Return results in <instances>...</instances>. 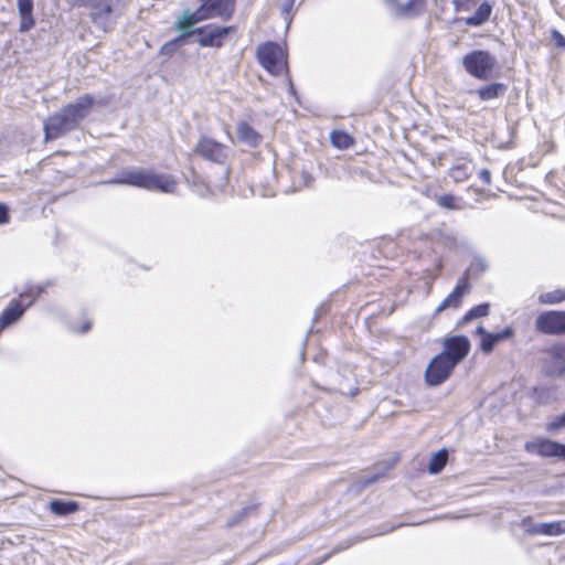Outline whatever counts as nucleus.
<instances>
[{"label":"nucleus","mask_w":565,"mask_h":565,"mask_svg":"<svg viewBox=\"0 0 565 565\" xmlns=\"http://www.w3.org/2000/svg\"><path fill=\"white\" fill-rule=\"evenodd\" d=\"M108 184H127L147 190L173 193L177 182L169 174H158L143 169L124 170L118 177L106 181Z\"/></svg>","instance_id":"obj_1"},{"label":"nucleus","mask_w":565,"mask_h":565,"mask_svg":"<svg viewBox=\"0 0 565 565\" xmlns=\"http://www.w3.org/2000/svg\"><path fill=\"white\" fill-rule=\"evenodd\" d=\"M497 64L495 57L484 50H475L462 57L465 71L478 79H488Z\"/></svg>","instance_id":"obj_2"},{"label":"nucleus","mask_w":565,"mask_h":565,"mask_svg":"<svg viewBox=\"0 0 565 565\" xmlns=\"http://www.w3.org/2000/svg\"><path fill=\"white\" fill-rule=\"evenodd\" d=\"M542 372L550 379L565 376V341L556 342L543 350Z\"/></svg>","instance_id":"obj_3"},{"label":"nucleus","mask_w":565,"mask_h":565,"mask_svg":"<svg viewBox=\"0 0 565 565\" xmlns=\"http://www.w3.org/2000/svg\"><path fill=\"white\" fill-rule=\"evenodd\" d=\"M257 58L259 64L271 75H279L287 67L284 50L274 42L262 44L257 49Z\"/></svg>","instance_id":"obj_4"},{"label":"nucleus","mask_w":565,"mask_h":565,"mask_svg":"<svg viewBox=\"0 0 565 565\" xmlns=\"http://www.w3.org/2000/svg\"><path fill=\"white\" fill-rule=\"evenodd\" d=\"M456 365L446 354H437L425 370V382L429 386H438L448 380Z\"/></svg>","instance_id":"obj_5"},{"label":"nucleus","mask_w":565,"mask_h":565,"mask_svg":"<svg viewBox=\"0 0 565 565\" xmlns=\"http://www.w3.org/2000/svg\"><path fill=\"white\" fill-rule=\"evenodd\" d=\"M193 152L212 163L224 166L228 158V148L216 140L202 136L195 145Z\"/></svg>","instance_id":"obj_6"},{"label":"nucleus","mask_w":565,"mask_h":565,"mask_svg":"<svg viewBox=\"0 0 565 565\" xmlns=\"http://www.w3.org/2000/svg\"><path fill=\"white\" fill-rule=\"evenodd\" d=\"M535 329L547 335L565 334V311L550 310L541 312L535 319Z\"/></svg>","instance_id":"obj_7"},{"label":"nucleus","mask_w":565,"mask_h":565,"mask_svg":"<svg viewBox=\"0 0 565 565\" xmlns=\"http://www.w3.org/2000/svg\"><path fill=\"white\" fill-rule=\"evenodd\" d=\"M77 128L78 126L60 109L44 121L45 140L58 139Z\"/></svg>","instance_id":"obj_8"},{"label":"nucleus","mask_w":565,"mask_h":565,"mask_svg":"<svg viewBox=\"0 0 565 565\" xmlns=\"http://www.w3.org/2000/svg\"><path fill=\"white\" fill-rule=\"evenodd\" d=\"M230 30L231 28L207 24L195 29L192 38H194V41L201 46L220 47L223 44L224 38L228 35Z\"/></svg>","instance_id":"obj_9"},{"label":"nucleus","mask_w":565,"mask_h":565,"mask_svg":"<svg viewBox=\"0 0 565 565\" xmlns=\"http://www.w3.org/2000/svg\"><path fill=\"white\" fill-rule=\"evenodd\" d=\"M524 450L541 457H557L565 460V445L546 438H535L526 441Z\"/></svg>","instance_id":"obj_10"},{"label":"nucleus","mask_w":565,"mask_h":565,"mask_svg":"<svg viewBox=\"0 0 565 565\" xmlns=\"http://www.w3.org/2000/svg\"><path fill=\"white\" fill-rule=\"evenodd\" d=\"M95 98L89 94H84L73 103L65 105L61 110L70 117L78 127L90 114Z\"/></svg>","instance_id":"obj_11"},{"label":"nucleus","mask_w":565,"mask_h":565,"mask_svg":"<svg viewBox=\"0 0 565 565\" xmlns=\"http://www.w3.org/2000/svg\"><path fill=\"white\" fill-rule=\"evenodd\" d=\"M469 350L470 342L466 335H452L445 339L440 353L446 354L457 365L468 355Z\"/></svg>","instance_id":"obj_12"},{"label":"nucleus","mask_w":565,"mask_h":565,"mask_svg":"<svg viewBox=\"0 0 565 565\" xmlns=\"http://www.w3.org/2000/svg\"><path fill=\"white\" fill-rule=\"evenodd\" d=\"M522 526L527 534L557 536L565 533V520L548 523H533L530 516L522 519Z\"/></svg>","instance_id":"obj_13"},{"label":"nucleus","mask_w":565,"mask_h":565,"mask_svg":"<svg viewBox=\"0 0 565 565\" xmlns=\"http://www.w3.org/2000/svg\"><path fill=\"white\" fill-rule=\"evenodd\" d=\"M201 8L207 19L218 18L227 21L232 18L235 10V0H200Z\"/></svg>","instance_id":"obj_14"},{"label":"nucleus","mask_w":565,"mask_h":565,"mask_svg":"<svg viewBox=\"0 0 565 565\" xmlns=\"http://www.w3.org/2000/svg\"><path fill=\"white\" fill-rule=\"evenodd\" d=\"M470 284L467 278L459 279L454 290L441 301V303L436 308L435 313H440L441 311L454 308L457 309L460 307L462 302L463 296L469 292Z\"/></svg>","instance_id":"obj_15"},{"label":"nucleus","mask_w":565,"mask_h":565,"mask_svg":"<svg viewBox=\"0 0 565 565\" xmlns=\"http://www.w3.org/2000/svg\"><path fill=\"white\" fill-rule=\"evenodd\" d=\"M92 8V19L93 22L107 31L110 24L109 18L113 12L111 0H87Z\"/></svg>","instance_id":"obj_16"},{"label":"nucleus","mask_w":565,"mask_h":565,"mask_svg":"<svg viewBox=\"0 0 565 565\" xmlns=\"http://www.w3.org/2000/svg\"><path fill=\"white\" fill-rule=\"evenodd\" d=\"M26 307L20 300L13 299L0 315V331L19 321Z\"/></svg>","instance_id":"obj_17"},{"label":"nucleus","mask_w":565,"mask_h":565,"mask_svg":"<svg viewBox=\"0 0 565 565\" xmlns=\"http://www.w3.org/2000/svg\"><path fill=\"white\" fill-rule=\"evenodd\" d=\"M18 11L21 19L19 31L25 33L35 25L33 17V0H18Z\"/></svg>","instance_id":"obj_18"},{"label":"nucleus","mask_w":565,"mask_h":565,"mask_svg":"<svg viewBox=\"0 0 565 565\" xmlns=\"http://www.w3.org/2000/svg\"><path fill=\"white\" fill-rule=\"evenodd\" d=\"M397 17H414L419 11L422 0H386Z\"/></svg>","instance_id":"obj_19"},{"label":"nucleus","mask_w":565,"mask_h":565,"mask_svg":"<svg viewBox=\"0 0 565 565\" xmlns=\"http://www.w3.org/2000/svg\"><path fill=\"white\" fill-rule=\"evenodd\" d=\"M514 330L511 327H507L504 330L495 333H487L481 339V350L484 353H490L494 345L505 339L512 338Z\"/></svg>","instance_id":"obj_20"},{"label":"nucleus","mask_w":565,"mask_h":565,"mask_svg":"<svg viewBox=\"0 0 565 565\" xmlns=\"http://www.w3.org/2000/svg\"><path fill=\"white\" fill-rule=\"evenodd\" d=\"M203 20H207V17L204 13L203 9L199 7L193 12H185L177 22L175 26L178 30L181 31V33H183V30L193 31L192 26Z\"/></svg>","instance_id":"obj_21"},{"label":"nucleus","mask_w":565,"mask_h":565,"mask_svg":"<svg viewBox=\"0 0 565 565\" xmlns=\"http://www.w3.org/2000/svg\"><path fill=\"white\" fill-rule=\"evenodd\" d=\"M194 34L193 31L183 30V33H180L177 38L164 43L160 49V54L166 56L173 55L178 49L188 43L189 39Z\"/></svg>","instance_id":"obj_22"},{"label":"nucleus","mask_w":565,"mask_h":565,"mask_svg":"<svg viewBox=\"0 0 565 565\" xmlns=\"http://www.w3.org/2000/svg\"><path fill=\"white\" fill-rule=\"evenodd\" d=\"M508 87L504 83H492L480 87L477 90V95L482 102H489L499 97H502Z\"/></svg>","instance_id":"obj_23"},{"label":"nucleus","mask_w":565,"mask_h":565,"mask_svg":"<svg viewBox=\"0 0 565 565\" xmlns=\"http://www.w3.org/2000/svg\"><path fill=\"white\" fill-rule=\"evenodd\" d=\"M491 13L492 6L484 1L478 7L473 15L465 19V23L470 26H480L489 20Z\"/></svg>","instance_id":"obj_24"},{"label":"nucleus","mask_w":565,"mask_h":565,"mask_svg":"<svg viewBox=\"0 0 565 565\" xmlns=\"http://www.w3.org/2000/svg\"><path fill=\"white\" fill-rule=\"evenodd\" d=\"M434 199L437 205L445 210L459 211L466 207V203L462 198L454 194L435 195Z\"/></svg>","instance_id":"obj_25"},{"label":"nucleus","mask_w":565,"mask_h":565,"mask_svg":"<svg viewBox=\"0 0 565 565\" xmlns=\"http://www.w3.org/2000/svg\"><path fill=\"white\" fill-rule=\"evenodd\" d=\"M79 504L76 501H64L60 499L50 502V510L52 513L65 516L78 511Z\"/></svg>","instance_id":"obj_26"},{"label":"nucleus","mask_w":565,"mask_h":565,"mask_svg":"<svg viewBox=\"0 0 565 565\" xmlns=\"http://www.w3.org/2000/svg\"><path fill=\"white\" fill-rule=\"evenodd\" d=\"M47 286H49V284L29 286L25 288L24 291H22L19 295L18 300H20L21 303H23L26 308H29L30 306H32V303L35 301V299L38 297H40L42 292H44V290L46 289Z\"/></svg>","instance_id":"obj_27"},{"label":"nucleus","mask_w":565,"mask_h":565,"mask_svg":"<svg viewBox=\"0 0 565 565\" xmlns=\"http://www.w3.org/2000/svg\"><path fill=\"white\" fill-rule=\"evenodd\" d=\"M473 172V168L470 162H462L455 164L449 170V177L454 180L456 183H460L466 181L471 177Z\"/></svg>","instance_id":"obj_28"},{"label":"nucleus","mask_w":565,"mask_h":565,"mask_svg":"<svg viewBox=\"0 0 565 565\" xmlns=\"http://www.w3.org/2000/svg\"><path fill=\"white\" fill-rule=\"evenodd\" d=\"M331 143L338 149H349L354 145V139L343 130H333L330 135Z\"/></svg>","instance_id":"obj_29"},{"label":"nucleus","mask_w":565,"mask_h":565,"mask_svg":"<svg viewBox=\"0 0 565 565\" xmlns=\"http://www.w3.org/2000/svg\"><path fill=\"white\" fill-rule=\"evenodd\" d=\"M448 460V452L446 449H441L433 455L429 461L428 470L433 475L439 473L446 466Z\"/></svg>","instance_id":"obj_30"},{"label":"nucleus","mask_w":565,"mask_h":565,"mask_svg":"<svg viewBox=\"0 0 565 565\" xmlns=\"http://www.w3.org/2000/svg\"><path fill=\"white\" fill-rule=\"evenodd\" d=\"M489 308L490 306L487 302L475 306L473 308L466 312V315L462 318V322L467 323L472 321L473 319L488 316Z\"/></svg>","instance_id":"obj_31"},{"label":"nucleus","mask_w":565,"mask_h":565,"mask_svg":"<svg viewBox=\"0 0 565 565\" xmlns=\"http://www.w3.org/2000/svg\"><path fill=\"white\" fill-rule=\"evenodd\" d=\"M565 300V290L556 289L550 292H544L539 296L540 303L554 305Z\"/></svg>","instance_id":"obj_32"},{"label":"nucleus","mask_w":565,"mask_h":565,"mask_svg":"<svg viewBox=\"0 0 565 565\" xmlns=\"http://www.w3.org/2000/svg\"><path fill=\"white\" fill-rule=\"evenodd\" d=\"M456 12L469 11L476 6V0H452Z\"/></svg>","instance_id":"obj_33"},{"label":"nucleus","mask_w":565,"mask_h":565,"mask_svg":"<svg viewBox=\"0 0 565 565\" xmlns=\"http://www.w3.org/2000/svg\"><path fill=\"white\" fill-rule=\"evenodd\" d=\"M565 427V413L556 416L550 424H547V431H555Z\"/></svg>","instance_id":"obj_34"},{"label":"nucleus","mask_w":565,"mask_h":565,"mask_svg":"<svg viewBox=\"0 0 565 565\" xmlns=\"http://www.w3.org/2000/svg\"><path fill=\"white\" fill-rule=\"evenodd\" d=\"M551 38L556 47L565 50V36L557 30H552Z\"/></svg>","instance_id":"obj_35"},{"label":"nucleus","mask_w":565,"mask_h":565,"mask_svg":"<svg viewBox=\"0 0 565 565\" xmlns=\"http://www.w3.org/2000/svg\"><path fill=\"white\" fill-rule=\"evenodd\" d=\"M262 141V136L249 127V147H256Z\"/></svg>","instance_id":"obj_36"},{"label":"nucleus","mask_w":565,"mask_h":565,"mask_svg":"<svg viewBox=\"0 0 565 565\" xmlns=\"http://www.w3.org/2000/svg\"><path fill=\"white\" fill-rule=\"evenodd\" d=\"M237 134H238V138L242 141L247 140V122L246 121L239 122V125L237 127Z\"/></svg>","instance_id":"obj_37"},{"label":"nucleus","mask_w":565,"mask_h":565,"mask_svg":"<svg viewBox=\"0 0 565 565\" xmlns=\"http://www.w3.org/2000/svg\"><path fill=\"white\" fill-rule=\"evenodd\" d=\"M9 221V210L7 205L0 203V225Z\"/></svg>","instance_id":"obj_38"},{"label":"nucleus","mask_w":565,"mask_h":565,"mask_svg":"<svg viewBox=\"0 0 565 565\" xmlns=\"http://www.w3.org/2000/svg\"><path fill=\"white\" fill-rule=\"evenodd\" d=\"M479 178L482 180L486 184H491V171L489 169H482L479 172Z\"/></svg>","instance_id":"obj_39"},{"label":"nucleus","mask_w":565,"mask_h":565,"mask_svg":"<svg viewBox=\"0 0 565 565\" xmlns=\"http://www.w3.org/2000/svg\"><path fill=\"white\" fill-rule=\"evenodd\" d=\"M294 2H295V0H286V1L281 4V12H282L284 14H289V12H290V11H291V9H292Z\"/></svg>","instance_id":"obj_40"},{"label":"nucleus","mask_w":565,"mask_h":565,"mask_svg":"<svg viewBox=\"0 0 565 565\" xmlns=\"http://www.w3.org/2000/svg\"><path fill=\"white\" fill-rule=\"evenodd\" d=\"M249 519L255 514H258V504H252V501L249 500Z\"/></svg>","instance_id":"obj_41"},{"label":"nucleus","mask_w":565,"mask_h":565,"mask_svg":"<svg viewBox=\"0 0 565 565\" xmlns=\"http://www.w3.org/2000/svg\"><path fill=\"white\" fill-rule=\"evenodd\" d=\"M377 480H379V476L377 475H373L370 478H367L363 483H364V486H366V484L376 482Z\"/></svg>","instance_id":"obj_42"},{"label":"nucleus","mask_w":565,"mask_h":565,"mask_svg":"<svg viewBox=\"0 0 565 565\" xmlns=\"http://www.w3.org/2000/svg\"><path fill=\"white\" fill-rule=\"evenodd\" d=\"M90 328H92V323H90V322H86V323L82 327V329H81V331H79V332L85 333V332L89 331V330H90Z\"/></svg>","instance_id":"obj_43"},{"label":"nucleus","mask_w":565,"mask_h":565,"mask_svg":"<svg viewBox=\"0 0 565 565\" xmlns=\"http://www.w3.org/2000/svg\"><path fill=\"white\" fill-rule=\"evenodd\" d=\"M477 333L481 334L482 337H484L488 332L482 327H478Z\"/></svg>","instance_id":"obj_44"}]
</instances>
